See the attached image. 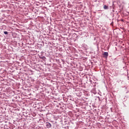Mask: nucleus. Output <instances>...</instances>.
<instances>
[{
    "instance_id": "nucleus-1",
    "label": "nucleus",
    "mask_w": 129,
    "mask_h": 129,
    "mask_svg": "<svg viewBox=\"0 0 129 129\" xmlns=\"http://www.w3.org/2000/svg\"><path fill=\"white\" fill-rule=\"evenodd\" d=\"M103 56H104V58H107L108 56V52H104V53L103 54Z\"/></svg>"
},
{
    "instance_id": "nucleus-3",
    "label": "nucleus",
    "mask_w": 129,
    "mask_h": 129,
    "mask_svg": "<svg viewBox=\"0 0 129 129\" xmlns=\"http://www.w3.org/2000/svg\"><path fill=\"white\" fill-rule=\"evenodd\" d=\"M104 10H108V6L106 5H104L103 7Z\"/></svg>"
},
{
    "instance_id": "nucleus-4",
    "label": "nucleus",
    "mask_w": 129,
    "mask_h": 129,
    "mask_svg": "<svg viewBox=\"0 0 129 129\" xmlns=\"http://www.w3.org/2000/svg\"><path fill=\"white\" fill-rule=\"evenodd\" d=\"M4 34L5 35H8V34H9V33L7 31H4Z\"/></svg>"
},
{
    "instance_id": "nucleus-2",
    "label": "nucleus",
    "mask_w": 129,
    "mask_h": 129,
    "mask_svg": "<svg viewBox=\"0 0 129 129\" xmlns=\"http://www.w3.org/2000/svg\"><path fill=\"white\" fill-rule=\"evenodd\" d=\"M46 126L48 128H50V127H52V125L51 124V123L48 122V123H46Z\"/></svg>"
}]
</instances>
